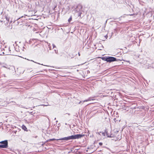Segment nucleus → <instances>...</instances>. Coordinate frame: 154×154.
Instances as JSON below:
<instances>
[{
  "mask_svg": "<svg viewBox=\"0 0 154 154\" xmlns=\"http://www.w3.org/2000/svg\"><path fill=\"white\" fill-rule=\"evenodd\" d=\"M84 135L81 134H77L75 135H72L67 137L60 138L59 140H70L79 139L82 137Z\"/></svg>",
  "mask_w": 154,
  "mask_h": 154,
  "instance_id": "f257e3e1",
  "label": "nucleus"
},
{
  "mask_svg": "<svg viewBox=\"0 0 154 154\" xmlns=\"http://www.w3.org/2000/svg\"><path fill=\"white\" fill-rule=\"evenodd\" d=\"M8 146V140H5L0 142V148H7Z\"/></svg>",
  "mask_w": 154,
  "mask_h": 154,
  "instance_id": "f03ea898",
  "label": "nucleus"
},
{
  "mask_svg": "<svg viewBox=\"0 0 154 154\" xmlns=\"http://www.w3.org/2000/svg\"><path fill=\"white\" fill-rule=\"evenodd\" d=\"M118 60L116 58L112 57H106V61L109 63L114 61H117Z\"/></svg>",
  "mask_w": 154,
  "mask_h": 154,
  "instance_id": "7ed1b4c3",
  "label": "nucleus"
},
{
  "mask_svg": "<svg viewBox=\"0 0 154 154\" xmlns=\"http://www.w3.org/2000/svg\"><path fill=\"white\" fill-rule=\"evenodd\" d=\"M4 19H5L6 20V23H7L9 22L10 19V17L8 16H6L5 18H4Z\"/></svg>",
  "mask_w": 154,
  "mask_h": 154,
  "instance_id": "20e7f679",
  "label": "nucleus"
},
{
  "mask_svg": "<svg viewBox=\"0 0 154 154\" xmlns=\"http://www.w3.org/2000/svg\"><path fill=\"white\" fill-rule=\"evenodd\" d=\"M60 139H55L54 138L50 139L47 140V141H53L54 140H59Z\"/></svg>",
  "mask_w": 154,
  "mask_h": 154,
  "instance_id": "39448f33",
  "label": "nucleus"
},
{
  "mask_svg": "<svg viewBox=\"0 0 154 154\" xmlns=\"http://www.w3.org/2000/svg\"><path fill=\"white\" fill-rule=\"evenodd\" d=\"M22 128L25 131H27V128L25 125H23L22 126Z\"/></svg>",
  "mask_w": 154,
  "mask_h": 154,
  "instance_id": "423d86ee",
  "label": "nucleus"
},
{
  "mask_svg": "<svg viewBox=\"0 0 154 154\" xmlns=\"http://www.w3.org/2000/svg\"><path fill=\"white\" fill-rule=\"evenodd\" d=\"M146 68L147 69H151L152 68V66L148 65L146 66Z\"/></svg>",
  "mask_w": 154,
  "mask_h": 154,
  "instance_id": "0eeeda50",
  "label": "nucleus"
},
{
  "mask_svg": "<svg viewBox=\"0 0 154 154\" xmlns=\"http://www.w3.org/2000/svg\"><path fill=\"white\" fill-rule=\"evenodd\" d=\"M72 16H71L69 18V19L68 20V22L69 23H70V22L72 20Z\"/></svg>",
  "mask_w": 154,
  "mask_h": 154,
  "instance_id": "6e6552de",
  "label": "nucleus"
},
{
  "mask_svg": "<svg viewBox=\"0 0 154 154\" xmlns=\"http://www.w3.org/2000/svg\"><path fill=\"white\" fill-rule=\"evenodd\" d=\"M101 59L103 60L106 61V57H101Z\"/></svg>",
  "mask_w": 154,
  "mask_h": 154,
  "instance_id": "1a4fd4ad",
  "label": "nucleus"
},
{
  "mask_svg": "<svg viewBox=\"0 0 154 154\" xmlns=\"http://www.w3.org/2000/svg\"><path fill=\"white\" fill-rule=\"evenodd\" d=\"M88 101H91V100H93L94 99H92V98L91 97H90L88 99Z\"/></svg>",
  "mask_w": 154,
  "mask_h": 154,
  "instance_id": "9d476101",
  "label": "nucleus"
},
{
  "mask_svg": "<svg viewBox=\"0 0 154 154\" xmlns=\"http://www.w3.org/2000/svg\"><path fill=\"white\" fill-rule=\"evenodd\" d=\"M152 68H154V63H152Z\"/></svg>",
  "mask_w": 154,
  "mask_h": 154,
  "instance_id": "9b49d317",
  "label": "nucleus"
},
{
  "mask_svg": "<svg viewBox=\"0 0 154 154\" xmlns=\"http://www.w3.org/2000/svg\"><path fill=\"white\" fill-rule=\"evenodd\" d=\"M31 61H32V62H34V63H38V64H41V65H43L42 64H40V63H37V62H35L34 61H33V60H31Z\"/></svg>",
  "mask_w": 154,
  "mask_h": 154,
  "instance_id": "f8f14e48",
  "label": "nucleus"
},
{
  "mask_svg": "<svg viewBox=\"0 0 154 154\" xmlns=\"http://www.w3.org/2000/svg\"><path fill=\"white\" fill-rule=\"evenodd\" d=\"M102 135L104 136H105V132H101Z\"/></svg>",
  "mask_w": 154,
  "mask_h": 154,
  "instance_id": "ddd939ff",
  "label": "nucleus"
},
{
  "mask_svg": "<svg viewBox=\"0 0 154 154\" xmlns=\"http://www.w3.org/2000/svg\"><path fill=\"white\" fill-rule=\"evenodd\" d=\"M99 144L100 146H101L103 145V143L101 142H100Z\"/></svg>",
  "mask_w": 154,
  "mask_h": 154,
  "instance_id": "4468645a",
  "label": "nucleus"
},
{
  "mask_svg": "<svg viewBox=\"0 0 154 154\" xmlns=\"http://www.w3.org/2000/svg\"><path fill=\"white\" fill-rule=\"evenodd\" d=\"M52 45H53V48H56V46L54 44H53Z\"/></svg>",
  "mask_w": 154,
  "mask_h": 154,
  "instance_id": "2eb2a0df",
  "label": "nucleus"
},
{
  "mask_svg": "<svg viewBox=\"0 0 154 154\" xmlns=\"http://www.w3.org/2000/svg\"><path fill=\"white\" fill-rule=\"evenodd\" d=\"M54 51H55V52L56 53H57V50H56V49H54Z\"/></svg>",
  "mask_w": 154,
  "mask_h": 154,
  "instance_id": "dca6fc26",
  "label": "nucleus"
},
{
  "mask_svg": "<svg viewBox=\"0 0 154 154\" xmlns=\"http://www.w3.org/2000/svg\"><path fill=\"white\" fill-rule=\"evenodd\" d=\"M88 101V99H87V100H84V101H83V102H87V101Z\"/></svg>",
  "mask_w": 154,
  "mask_h": 154,
  "instance_id": "f3484780",
  "label": "nucleus"
},
{
  "mask_svg": "<svg viewBox=\"0 0 154 154\" xmlns=\"http://www.w3.org/2000/svg\"><path fill=\"white\" fill-rule=\"evenodd\" d=\"M107 137H112V136L111 135H110V136L108 135Z\"/></svg>",
  "mask_w": 154,
  "mask_h": 154,
  "instance_id": "a211bd4d",
  "label": "nucleus"
},
{
  "mask_svg": "<svg viewBox=\"0 0 154 154\" xmlns=\"http://www.w3.org/2000/svg\"><path fill=\"white\" fill-rule=\"evenodd\" d=\"M78 54H79V56H80V53H79Z\"/></svg>",
  "mask_w": 154,
  "mask_h": 154,
  "instance_id": "6ab92c4d",
  "label": "nucleus"
},
{
  "mask_svg": "<svg viewBox=\"0 0 154 154\" xmlns=\"http://www.w3.org/2000/svg\"><path fill=\"white\" fill-rule=\"evenodd\" d=\"M81 102H81V101H80L79 102V104H80V103H81Z\"/></svg>",
  "mask_w": 154,
  "mask_h": 154,
  "instance_id": "aec40b11",
  "label": "nucleus"
},
{
  "mask_svg": "<svg viewBox=\"0 0 154 154\" xmlns=\"http://www.w3.org/2000/svg\"><path fill=\"white\" fill-rule=\"evenodd\" d=\"M4 20V22L5 23V20Z\"/></svg>",
  "mask_w": 154,
  "mask_h": 154,
  "instance_id": "412c9836",
  "label": "nucleus"
},
{
  "mask_svg": "<svg viewBox=\"0 0 154 154\" xmlns=\"http://www.w3.org/2000/svg\"><path fill=\"white\" fill-rule=\"evenodd\" d=\"M9 50L10 51H11L10 50V48L9 49Z\"/></svg>",
  "mask_w": 154,
  "mask_h": 154,
  "instance_id": "4be33fe9",
  "label": "nucleus"
},
{
  "mask_svg": "<svg viewBox=\"0 0 154 154\" xmlns=\"http://www.w3.org/2000/svg\"><path fill=\"white\" fill-rule=\"evenodd\" d=\"M3 21H1V22H2Z\"/></svg>",
  "mask_w": 154,
  "mask_h": 154,
  "instance_id": "5701e85b",
  "label": "nucleus"
}]
</instances>
